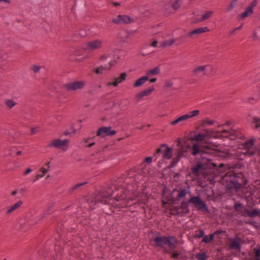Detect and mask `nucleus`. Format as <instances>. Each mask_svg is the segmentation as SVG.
<instances>
[{
	"mask_svg": "<svg viewBox=\"0 0 260 260\" xmlns=\"http://www.w3.org/2000/svg\"><path fill=\"white\" fill-rule=\"evenodd\" d=\"M144 96H144L142 91H141V92L136 94V95H135V100L136 102H139L142 100V99Z\"/></svg>",
	"mask_w": 260,
	"mask_h": 260,
	"instance_id": "obj_34",
	"label": "nucleus"
},
{
	"mask_svg": "<svg viewBox=\"0 0 260 260\" xmlns=\"http://www.w3.org/2000/svg\"><path fill=\"white\" fill-rule=\"evenodd\" d=\"M103 45V41L100 39H94L83 45V49L87 51L100 49Z\"/></svg>",
	"mask_w": 260,
	"mask_h": 260,
	"instance_id": "obj_6",
	"label": "nucleus"
},
{
	"mask_svg": "<svg viewBox=\"0 0 260 260\" xmlns=\"http://www.w3.org/2000/svg\"><path fill=\"white\" fill-rule=\"evenodd\" d=\"M17 193V190H14V191L12 192V196H15Z\"/></svg>",
	"mask_w": 260,
	"mask_h": 260,
	"instance_id": "obj_63",
	"label": "nucleus"
},
{
	"mask_svg": "<svg viewBox=\"0 0 260 260\" xmlns=\"http://www.w3.org/2000/svg\"><path fill=\"white\" fill-rule=\"evenodd\" d=\"M221 133L222 134H227L229 135H232L233 134L232 131H227V130H223L222 131H213V130H208V129H205L203 133H199L194 136V139L197 141H202L204 139H205L206 138H211L212 137V134L214 133Z\"/></svg>",
	"mask_w": 260,
	"mask_h": 260,
	"instance_id": "obj_5",
	"label": "nucleus"
},
{
	"mask_svg": "<svg viewBox=\"0 0 260 260\" xmlns=\"http://www.w3.org/2000/svg\"><path fill=\"white\" fill-rule=\"evenodd\" d=\"M171 6V1H165L163 3V11L165 15H169L174 13Z\"/></svg>",
	"mask_w": 260,
	"mask_h": 260,
	"instance_id": "obj_17",
	"label": "nucleus"
},
{
	"mask_svg": "<svg viewBox=\"0 0 260 260\" xmlns=\"http://www.w3.org/2000/svg\"><path fill=\"white\" fill-rule=\"evenodd\" d=\"M186 194H187L186 190L185 189H183L180 191V192L178 194V197L179 198L185 197Z\"/></svg>",
	"mask_w": 260,
	"mask_h": 260,
	"instance_id": "obj_39",
	"label": "nucleus"
},
{
	"mask_svg": "<svg viewBox=\"0 0 260 260\" xmlns=\"http://www.w3.org/2000/svg\"><path fill=\"white\" fill-rule=\"evenodd\" d=\"M213 11H207L205 12L202 15L201 19H200L199 21H203L206 20L208 19L209 18H211L213 14Z\"/></svg>",
	"mask_w": 260,
	"mask_h": 260,
	"instance_id": "obj_24",
	"label": "nucleus"
},
{
	"mask_svg": "<svg viewBox=\"0 0 260 260\" xmlns=\"http://www.w3.org/2000/svg\"><path fill=\"white\" fill-rule=\"evenodd\" d=\"M115 83V80H114L113 82H108L107 83V86H113L114 87H117V85H116L115 84H114Z\"/></svg>",
	"mask_w": 260,
	"mask_h": 260,
	"instance_id": "obj_54",
	"label": "nucleus"
},
{
	"mask_svg": "<svg viewBox=\"0 0 260 260\" xmlns=\"http://www.w3.org/2000/svg\"><path fill=\"white\" fill-rule=\"evenodd\" d=\"M31 70L33 71V72L35 73H38L40 72L41 70V67L39 66L38 65H33Z\"/></svg>",
	"mask_w": 260,
	"mask_h": 260,
	"instance_id": "obj_40",
	"label": "nucleus"
},
{
	"mask_svg": "<svg viewBox=\"0 0 260 260\" xmlns=\"http://www.w3.org/2000/svg\"><path fill=\"white\" fill-rule=\"evenodd\" d=\"M224 231H217L215 232L213 234H214V235H215L216 234L221 233H224Z\"/></svg>",
	"mask_w": 260,
	"mask_h": 260,
	"instance_id": "obj_59",
	"label": "nucleus"
},
{
	"mask_svg": "<svg viewBox=\"0 0 260 260\" xmlns=\"http://www.w3.org/2000/svg\"><path fill=\"white\" fill-rule=\"evenodd\" d=\"M204 235H205V232L203 230H200L199 231V234H197L195 236V237L196 238H200L202 237H204Z\"/></svg>",
	"mask_w": 260,
	"mask_h": 260,
	"instance_id": "obj_42",
	"label": "nucleus"
},
{
	"mask_svg": "<svg viewBox=\"0 0 260 260\" xmlns=\"http://www.w3.org/2000/svg\"><path fill=\"white\" fill-rule=\"evenodd\" d=\"M154 241L159 246L164 247L165 245L171 246L176 243V240L173 237H160L157 236L154 239Z\"/></svg>",
	"mask_w": 260,
	"mask_h": 260,
	"instance_id": "obj_7",
	"label": "nucleus"
},
{
	"mask_svg": "<svg viewBox=\"0 0 260 260\" xmlns=\"http://www.w3.org/2000/svg\"><path fill=\"white\" fill-rule=\"evenodd\" d=\"M197 258L198 260H206L207 256L204 253H199L197 255Z\"/></svg>",
	"mask_w": 260,
	"mask_h": 260,
	"instance_id": "obj_37",
	"label": "nucleus"
},
{
	"mask_svg": "<svg viewBox=\"0 0 260 260\" xmlns=\"http://www.w3.org/2000/svg\"><path fill=\"white\" fill-rule=\"evenodd\" d=\"M160 69L158 67H156L153 69L147 71L146 73V76L148 77V79L158 75L160 73Z\"/></svg>",
	"mask_w": 260,
	"mask_h": 260,
	"instance_id": "obj_18",
	"label": "nucleus"
},
{
	"mask_svg": "<svg viewBox=\"0 0 260 260\" xmlns=\"http://www.w3.org/2000/svg\"><path fill=\"white\" fill-rule=\"evenodd\" d=\"M216 123V121L214 120H210L209 119H206L203 121V123L206 125H211Z\"/></svg>",
	"mask_w": 260,
	"mask_h": 260,
	"instance_id": "obj_36",
	"label": "nucleus"
},
{
	"mask_svg": "<svg viewBox=\"0 0 260 260\" xmlns=\"http://www.w3.org/2000/svg\"><path fill=\"white\" fill-rule=\"evenodd\" d=\"M5 103L6 106L10 109L13 108L17 105V103L14 100L9 99L5 100Z\"/></svg>",
	"mask_w": 260,
	"mask_h": 260,
	"instance_id": "obj_25",
	"label": "nucleus"
},
{
	"mask_svg": "<svg viewBox=\"0 0 260 260\" xmlns=\"http://www.w3.org/2000/svg\"><path fill=\"white\" fill-rule=\"evenodd\" d=\"M44 216H42L41 218H39V219H37L36 220V221H34L32 220L30 218H27L26 219V223L22 222V224H25L26 225L30 226L34 224H35L37 221L40 220L41 219H42Z\"/></svg>",
	"mask_w": 260,
	"mask_h": 260,
	"instance_id": "obj_32",
	"label": "nucleus"
},
{
	"mask_svg": "<svg viewBox=\"0 0 260 260\" xmlns=\"http://www.w3.org/2000/svg\"><path fill=\"white\" fill-rule=\"evenodd\" d=\"M86 183V182H83V183H79L77 185H76L74 187V189H77L78 188V187L85 184Z\"/></svg>",
	"mask_w": 260,
	"mask_h": 260,
	"instance_id": "obj_53",
	"label": "nucleus"
},
{
	"mask_svg": "<svg viewBox=\"0 0 260 260\" xmlns=\"http://www.w3.org/2000/svg\"><path fill=\"white\" fill-rule=\"evenodd\" d=\"M23 204L22 201H18L13 205L8 207L7 209L6 214L7 215H10L15 211H16L19 208L21 207Z\"/></svg>",
	"mask_w": 260,
	"mask_h": 260,
	"instance_id": "obj_16",
	"label": "nucleus"
},
{
	"mask_svg": "<svg viewBox=\"0 0 260 260\" xmlns=\"http://www.w3.org/2000/svg\"><path fill=\"white\" fill-rule=\"evenodd\" d=\"M134 21L133 18L127 15H118L116 18L112 20V22L115 24H128Z\"/></svg>",
	"mask_w": 260,
	"mask_h": 260,
	"instance_id": "obj_12",
	"label": "nucleus"
},
{
	"mask_svg": "<svg viewBox=\"0 0 260 260\" xmlns=\"http://www.w3.org/2000/svg\"><path fill=\"white\" fill-rule=\"evenodd\" d=\"M70 141L68 139L61 140L57 138L53 140L49 144L48 147H53L62 152L67 151L69 149Z\"/></svg>",
	"mask_w": 260,
	"mask_h": 260,
	"instance_id": "obj_3",
	"label": "nucleus"
},
{
	"mask_svg": "<svg viewBox=\"0 0 260 260\" xmlns=\"http://www.w3.org/2000/svg\"><path fill=\"white\" fill-rule=\"evenodd\" d=\"M159 153L162 154V157L164 159H170L172 156L173 149L167 145L163 144L160 146V148L157 149L155 155Z\"/></svg>",
	"mask_w": 260,
	"mask_h": 260,
	"instance_id": "obj_9",
	"label": "nucleus"
},
{
	"mask_svg": "<svg viewBox=\"0 0 260 260\" xmlns=\"http://www.w3.org/2000/svg\"><path fill=\"white\" fill-rule=\"evenodd\" d=\"M209 31L208 27H199L194 30H192L189 31L187 35V37L188 38H193L195 36H197L200 35L201 34L208 32Z\"/></svg>",
	"mask_w": 260,
	"mask_h": 260,
	"instance_id": "obj_15",
	"label": "nucleus"
},
{
	"mask_svg": "<svg viewBox=\"0 0 260 260\" xmlns=\"http://www.w3.org/2000/svg\"><path fill=\"white\" fill-rule=\"evenodd\" d=\"M254 121L256 124V127H260V119L255 118Z\"/></svg>",
	"mask_w": 260,
	"mask_h": 260,
	"instance_id": "obj_49",
	"label": "nucleus"
},
{
	"mask_svg": "<svg viewBox=\"0 0 260 260\" xmlns=\"http://www.w3.org/2000/svg\"><path fill=\"white\" fill-rule=\"evenodd\" d=\"M200 152L199 145L198 144H194L192 148V154L196 155Z\"/></svg>",
	"mask_w": 260,
	"mask_h": 260,
	"instance_id": "obj_33",
	"label": "nucleus"
},
{
	"mask_svg": "<svg viewBox=\"0 0 260 260\" xmlns=\"http://www.w3.org/2000/svg\"><path fill=\"white\" fill-rule=\"evenodd\" d=\"M205 151L206 153H211V149L209 147H207Z\"/></svg>",
	"mask_w": 260,
	"mask_h": 260,
	"instance_id": "obj_56",
	"label": "nucleus"
},
{
	"mask_svg": "<svg viewBox=\"0 0 260 260\" xmlns=\"http://www.w3.org/2000/svg\"><path fill=\"white\" fill-rule=\"evenodd\" d=\"M32 171V170L31 168H28L24 172V175H27L29 174V173H30Z\"/></svg>",
	"mask_w": 260,
	"mask_h": 260,
	"instance_id": "obj_50",
	"label": "nucleus"
},
{
	"mask_svg": "<svg viewBox=\"0 0 260 260\" xmlns=\"http://www.w3.org/2000/svg\"><path fill=\"white\" fill-rule=\"evenodd\" d=\"M145 161L149 164H151L152 162V157H146L145 159Z\"/></svg>",
	"mask_w": 260,
	"mask_h": 260,
	"instance_id": "obj_51",
	"label": "nucleus"
},
{
	"mask_svg": "<svg viewBox=\"0 0 260 260\" xmlns=\"http://www.w3.org/2000/svg\"><path fill=\"white\" fill-rule=\"evenodd\" d=\"M113 66V61L110 60L108 63L105 65H102L94 70V72L98 74H106Z\"/></svg>",
	"mask_w": 260,
	"mask_h": 260,
	"instance_id": "obj_14",
	"label": "nucleus"
},
{
	"mask_svg": "<svg viewBox=\"0 0 260 260\" xmlns=\"http://www.w3.org/2000/svg\"><path fill=\"white\" fill-rule=\"evenodd\" d=\"M2 2H5V3H8V4H10V0H0V3Z\"/></svg>",
	"mask_w": 260,
	"mask_h": 260,
	"instance_id": "obj_62",
	"label": "nucleus"
},
{
	"mask_svg": "<svg viewBox=\"0 0 260 260\" xmlns=\"http://www.w3.org/2000/svg\"><path fill=\"white\" fill-rule=\"evenodd\" d=\"M38 131L39 129L38 127H33L31 129V133L32 135L37 134Z\"/></svg>",
	"mask_w": 260,
	"mask_h": 260,
	"instance_id": "obj_48",
	"label": "nucleus"
},
{
	"mask_svg": "<svg viewBox=\"0 0 260 260\" xmlns=\"http://www.w3.org/2000/svg\"><path fill=\"white\" fill-rule=\"evenodd\" d=\"M50 162L48 161L46 162L44 166H43L40 170V172L46 174L50 170Z\"/></svg>",
	"mask_w": 260,
	"mask_h": 260,
	"instance_id": "obj_27",
	"label": "nucleus"
},
{
	"mask_svg": "<svg viewBox=\"0 0 260 260\" xmlns=\"http://www.w3.org/2000/svg\"><path fill=\"white\" fill-rule=\"evenodd\" d=\"M179 254L178 253L175 252L172 254V257L174 258H176L178 256Z\"/></svg>",
	"mask_w": 260,
	"mask_h": 260,
	"instance_id": "obj_60",
	"label": "nucleus"
},
{
	"mask_svg": "<svg viewBox=\"0 0 260 260\" xmlns=\"http://www.w3.org/2000/svg\"><path fill=\"white\" fill-rule=\"evenodd\" d=\"M238 1L239 0H232L230 4L227 6L226 12L229 13L233 11L238 6Z\"/></svg>",
	"mask_w": 260,
	"mask_h": 260,
	"instance_id": "obj_22",
	"label": "nucleus"
},
{
	"mask_svg": "<svg viewBox=\"0 0 260 260\" xmlns=\"http://www.w3.org/2000/svg\"><path fill=\"white\" fill-rule=\"evenodd\" d=\"M50 208H49L46 211H45V214H48L50 213Z\"/></svg>",
	"mask_w": 260,
	"mask_h": 260,
	"instance_id": "obj_61",
	"label": "nucleus"
},
{
	"mask_svg": "<svg viewBox=\"0 0 260 260\" xmlns=\"http://www.w3.org/2000/svg\"><path fill=\"white\" fill-rule=\"evenodd\" d=\"M113 191L111 188L103 190L99 194L89 201V207L91 209H93L98 207L99 204L102 203L103 204H112L113 206L118 208H123L129 206V200H134V199L127 197L125 192L120 196L117 195L115 199H111L110 197Z\"/></svg>",
	"mask_w": 260,
	"mask_h": 260,
	"instance_id": "obj_1",
	"label": "nucleus"
},
{
	"mask_svg": "<svg viewBox=\"0 0 260 260\" xmlns=\"http://www.w3.org/2000/svg\"><path fill=\"white\" fill-rule=\"evenodd\" d=\"M149 82L151 83H154L157 81L156 78H152V77L151 78H149Z\"/></svg>",
	"mask_w": 260,
	"mask_h": 260,
	"instance_id": "obj_55",
	"label": "nucleus"
},
{
	"mask_svg": "<svg viewBox=\"0 0 260 260\" xmlns=\"http://www.w3.org/2000/svg\"><path fill=\"white\" fill-rule=\"evenodd\" d=\"M181 2V0H175V1H171V6L172 7V10H173L174 12L177 10L180 5V3Z\"/></svg>",
	"mask_w": 260,
	"mask_h": 260,
	"instance_id": "obj_29",
	"label": "nucleus"
},
{
	"mask_svg": "<svg viewBox=\"0 0 260 260\" xmlns=\"http://www.w3.org/2000/svg\"><path fill=\"white\" fill-rule=\"evenodd\" d=\"M200 114V111L199 110H194L188 112L186 114L187 119L192 118L198 116Z\"/></svg>",
	"mask_w": 260,
	"mask_h": 260,
	"instance_id": "obj_28",
	"label": "nucleus"
},
{
	"mask_svg": "<svg viewBox=\"0 0 260 260\" xmlns=\"http://www.w3.org/2000/svg\"><path fill=\"white\" fill-rule=\"evenodd\" d=\"M214 234H211L210 236H205L203 237L202 242L205 243H208L212 241L214 239Z\"/></svg>",
	"mask_w": 260,
	"mask_h": 260,
	"instance_id": "obj_31",
	"label": "nucleus"
},
{
	"mask_svg": "<svg viewBox=\"0 0 260 260\" xmlns=\"http://www.w3.org/2000/svg\"><path fill=\"white\" fill-rule=\"evenodd\" d=\"M79 35L81 36V37L83 38L86 35V33L85 30H81L79 32Z\"/></svg>",
	"mask_w": 260,
	"mask_h": 260,
	"instance_id": "obj_52",
	"label": "nucleus"
},
{
	"mask_svg": "<svg viewBox=\"0 0 260 260\" xmlns=\"http://www.w3.org/2000/svg\"><path fill=\"white\" fill-rule=\"evenodd\" d=\"M257 4V0H253L249 5L246 8L245 11L239 14V18L240 19H244L245 18L251 16L253 13V9L256 6Z\"/></svg>",
	"mask_w": 260,
	"mask_h": 260,
	"instance_id": "obj_10",
	"label": "nucleus"
},
{
	"mask_svg": "<svg viewBox=\"0 0 260 260\" xmlns=\"http://www.w3.org/2000/svg\"><path fill=\"white\" fill-rule=\"evenodd\" d=\"M45 174H44L42 173L41 174H37L36 176V179L34 180V182H35V181L39 180L40 178L43 177Z\"/></svg>",
	"mask_w": 260,
	"mask_h": 260,
	"instance_id": "obj_46",
	"label": "nucleus"
},
{
	"mask_svg": "<svg viewBox=\"0 0 260 260\" xmlns=\"http://www.w3.org/2000/svg\"><path fill=\"white\" fill-rule=\"evenodd\" d=\"M230 246L231 249H236L240 251L241 250L240 239L239 238L233 239Z\"/></svg>",
	"mask_w": 260,
	"mask_h": 260,
	"instance_id": "obj_19",
	"label": "nucleus"
},
{
	"mask_svg": "<svg viewBox=\"0 0 260 260\" xmlns=\"http://www.w3.org/2000/svg\"><path fill=\"white\" fill-rule=\"evenodd\" d=\"M90 139H90V138H85V139H83V141H84V142L85 143H88V142H89V141H90Z\"/></svg>",
	"mask_w": 260,
	"mask_h": 260,
	"instance_id": "obj_57",
	"label": "nucleus"
},
{
	"mask_svg": "<svg viewBox=\"0 0 260 260\" xmlns=\"http://www.w3.org/2000/svg\"><path fill=\"white\" fill-rule=\"evenodd\" d=\"M113 5L115 6H119L120 5V3L117 2H114L113 3Z\"/></svg>",
	"mask_w": 260,
	"mask_h": 260,
	"instance_id": "obj_64",
	"label": "nucleus"
},
{
	"mask_svg": "<svg viewBox=\"0 0 260 260\" xmlns=\"http://www.w3.org/2000/svg\"><path fill=\"white\" fill-rule=\"evenodd\" d=\"M189 147V145L186 143H184V148H182L181 149V152H185L187 151V149Z\"/></svg>",
	"mask_w": 260,
	"mask_h": 260,
	"instance_id": "obj_45",
	"label": "nucleus"
},
{
	"mask_svg": "<svg viewBox=\"0 0 260 260\" xmlns=\"http://www.w3.org/2000/svg\"><path fill=\"white\" fill-rule=\"evenodd\" d=\"M154 90V88L150 87L145 90H142V92L145 96H148Z\"/></svg>",
	"mask_w": 260,
	"mask_h": 260,
	"instance_id": "obj_35",
	"label": "nucleus"
},
{
	"mask_svg": "<svg viewBox=\"0 0 260 260\" xmlns=\"http://www.w3.org/2000/svg\"><path fill=\"white\" fill-rule=\"evenodd\" d=\"M175 43L174 39H170L165 41L164 42L161 43L160 47L165 48L171 46L172 44Z\"/></svg>",
	"mask_w": 260,
	"mask_h": 260,
	"instance_id": "obj_26",
	"label": "nucleus"
},
{
	"mask_svg": "<svg viewBox=\"0 0 260 260\" xmlns=\"http://www.w3.org/2000/svg\"><path fill=\"white\" fill-rule=\"evenodd\" d=\"M259 99V98H258L257 96H253L249 97L248 99V101L249 103H250L251 104H254V103H256L258 101Z\"/></svg>",
	"mask_w": 260,
	"mask_h": 260,
	"instance_id": "obj_38",
	"label": "nucleus"
},
{
	"mask_svg": "<svg viewBox=\"0 0 260 260\" xmlns=\"http://www.w3.org/2000/svg\"><path fill=\"white\" fill-rule=\"evenodd\" d=\"M254 251L256 259H260V246L258 248L254 249Z\"/></svg>",
	"mask_w": 260,
	"mask_h": 260,
	"instance_id": "obj_41",
	"label": "nucleus"
},
{
	"mask_svg": "<svg viewBox=\"0 0 260 260\" xmlns=\"http://www.w3.org/2000/svg\"><path fill=\"white\" fill-rule=\"evenodd\" d=\"M253 39H256L257 38V33L256 31H254L253 33Z\"/></svg>",
	"mask_w": 260,
	"mask_h": 260,
	"instance_id": "obj_58",
	"label": "nucleus"
},
{
	"mask_svg": "<svg viewBox=\"0 0 260 260\" xmlns=\"http://www.w3.org/2000/svg\"><path fill=\"white\" fill-rule=\"evenodd\" d=\"M212 70V67L210 64L199 66L192 71V73L194 77L202 78L210 74Z\"/></svg>",
	"mask_w": 260,
	"mask_h": 260,
	"instance_id": "obj_4",
	"label": "nucleus"
},
{
	"mask_svg": "<svg viewBox=\"0 0 260 260\" xmlns=\"http://www.w3.org/2000/svg\"><path fill=\"white\" fill-rule=\"evenodd\" d=\"M127 76V75L126 73H121L118 77H116L113 79V80H115L114 84L117 86L119 84L122 83L126 79Z\"/></svg>",
	"mask_w": 260,
	"mask_h": 260,
	"instance_id": "obj_21",
	"label": "nucleus"
},
{
	"mask_svg": "<svg viewBox=\"0 0 260 260\" xmlns=\"http://www.w3.org/2000/svg\"><path fill=\"white\" fill-rule=\"evenodd\" d=\"M243 27V25H241L240 26H239V27H236L234 29H233L230 32V35H233L234 34L236 30H240Z\"/></svg>",
	"mask_w": 260,
	"mask_h": 260,
	"instance_id": "obj_43",
	"label": "nucleus"
},
{
	"mask_svg": "<svg viewBox=\"0 0 260 260\" xmlns=\"http://www.w3.org/2000/svg\"><path fill=\"white\" fill-rule=\"evenodd\" d=\"M187 119H187V117L186 116V114H184V115H183L178 117L175 120H174L173 121H172L170 122V124L172 125H175L177 124V123H180L181 122L187 120Z\"/></svg>",
	"mask_w": 260,
	"mask_h": 260,
	"instance_id": "obj_23",
	"label": "nucleus"
},
{
	"mask_svg": "<svg viewBox=\"0 0 260 260\" xmlns=\"http://www.w3.org/2000/svg\"><path fill=\"white\" fill-rule=\"evenodd\" d=\"M85 85L84 81H77L66 84V89L69 91L77 90L82 89Z\"/></svg>",
	"mask_w": 260,
	"mask_h": 260,
	"instance_id": "obj_11",
	"label": "nucleus"
},
{
	"mask_svg": "<svg viewBox=\"0 0 260 260\" xmlns=\"http://www.w3.org/2000/svg\"><path fill=\"white\" fill-rule=\"evenodd\" d=\"M116 133L115 131L112 130L111 127H102L97 132V136L103 138L106 136H112Z\"/></svg>",
	"mask_w": 260,
	"mask_h": 260,
	"instance_id": "obj_13",
	"label": "nucleus"
},
{
	"mask_svg": "<svg viewBox=\"0 0 260 260\" xmlns=\"http://www.w3.org/2000/svg\"><path fill=\"white\" fill-rule=\"evenodd\" d=\"M189 202L192 203L198 210L203 212H208V209L206 204L199 197H191Z\"/></svg>",
	"mask_w": 260,
	"mask_h": 260,
	"instance_id": "obj_8",
	"label": "nucleus"
},
{
	"mask_svg": "<svg viewBox=\"0 0 260 260\" xmlns=\"http://www.w3.org/2000/svg\"><path fill=\"white\" fill-rule=\"evenodd\" d=\"M158 45V41L157 40H153L151 44L150 45V46L152 47H157Z\"/></svg>",
	"mask_w": 260,
	"mask_h": 260,
	"instance_id": "obj_47",
	"label": "nucleus"
},
{
	"mask_svg": "<svg viewBox=\"0 0 260 260\" xmlns=\"http://www.w3.org/2000/svg\"><path fill=\"white\" fill-rule=\"evenodd\" d=\"M215 164L213 162L210 158L203 157L202 160L198 165L192 168V172L195 175H203L206 174V170L215 167Z\"/></svg>",
	"mask_w": 260,
	"mask_h": 260,
	"instance_id": "obj_2",
	"label": "nucleus"
},
{
	"mask_svg": "<svg viewBox=\"0 0 260 260\" xmlns=\"http://www.w3.org/2000/svg\"><path fill=\"white\" fill-rule=\"evenodd\" d=\"M148 77H146L145 75L143 76L137 80H136V81L134 82V83L133 85V87L137 88L142 86L147 80H148Z\"/></svg>",
	"mask_w": 260,
	"mask_h": 260,
	"instance_id": "obj_20",
	"label": "nucleus"
},
{
	"mask_svg": "<svg viewBox=\"0 0 260 260\" xmlns=\"http://www.w3.org/2000/svg\"><path fill=\"white\" fill-rule=\"evenodd\" d=\"M246 213L248 216L253 217L259 214V211L257 209H253L251 211L247 210Z\"/></svg>",
	"mask_w": 260,
	"mask_h": 260,
	"instance_id": "obj_30",
	"label": "nucleus"
},
{
	"mask_svg": "<svg viewBox=\"0 0 260 260\" xmlns=\"http://www.w3.org/2000/svg\"><path fill=\"white\" fill-rule=\"evenodd\" d=\"M173 83L171 81H167L166 82L165 87L166 88L171 87L172 86Z\"/></svg>",
	"mask_w": 260,
	"mask_h": 260,
	"instance_id": "obj_44",
	"label": "nucleus"
}]
</instances>
